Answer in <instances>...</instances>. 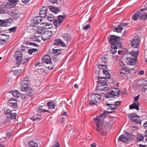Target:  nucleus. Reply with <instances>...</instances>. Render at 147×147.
Here are the masks:
<instances>
[{"label": "nucleus", "mask_w": 147, "mask_h": 147, "mask_svg": "<svg viewBox=\"0 0 147 147\" xmlns=\"http://www.w3.org/2000/svg\"><path fill=\"white\" fill-rule=\"evenodd\" d=\"M107 115V112H104L101 115L97 116L95 119V121L97 125L96 129L101 135L102 136L107 135V131L105 130L104 127L102 125L104 119L105 118Z\"/></svg>", "instance_id": "1"}, {"label": "nucleus", "mask_w": 147, "mask_h": 147, "mask_svg": "<svg viewBox=\"0 0 147 147\" xmlns=\"http://www.w3.org/2000/svg\"><path fill=\"white\" fill-rule=\"evenodd\" d=\"M120 37L112 35L110 36L109 41L111 44V53L112 54L115 53L117 52V49H120L122 46V44L120 42Z\"/></svg>", "instance_id": "2"}, {"label": "nucleus", "mask_w": 147, "mask_h": 147, "mask_svg": "<svg viewBox=\"0 0 147 147\" xmlns=\"http://www.w3.org/2000/svg\"><path fill=\"white\" fill-rule=\"evenodd\" d=\"M132 18L135 21L137 20L138 18H140L141 20L146 19L147 18V12H144L141 10L138 11L133 16Z\"/></svg>", "instance_id": "3"}, {"label": "nucleus", "mask_w": 147, "mask_h": 147, "mask_svg": "<svg viewBox=\"0 0 147 147\" xmlns=\"http://www.w3.org/2000/svg\"><path fill=\"white\" fill-rule=\"evenodd\" d=\"M129 116L131 121L132 122L140 124L141 123V121L140 120V117L136 114L134 113L130 114Z\"/></svg>", "instance_id": "4"}, {"label": "nucleus", "mask_w": 147, "mask_h": 147, "mask_svg": "<svg viewBox=\"0 0 147 147\" xmlns=\"http://www.w3.org/2000/svg\"><path fill=\"white\" fill-rule=\"evenodd\" d=\"M58 17V20L55 19L53 22V24L56 27H59L61 25V23L66 17L63 16L59 15Z\"/></svg>", "instance_id": "5"}, {"label": "nucleus", "mask_w": 147, "mask_h": 147, "mask_svg": "<svg viewBox=\"0 0 147 147\" xmlns=\"http://www.w3.org/2000/svg\"><path fill=\"white\" fill-rule=\"evenodd\" d=\"M127 132L126 134V136L123 134L121 135L119 137L118 140L123 142L125 143H127L129 142V136H128L127 134Z\"/></svg>", "instance_id": "6"}, {"label": "nucleus", "mask_w": 147, "mask_h": 147, "mask_svg": "<svg viewBox=\"0 0 147 147\" xmlns=\"http://www.w3.org/2000/svg\"><path fill=\"white\" fill-rule=\"evenodd\" d=\"M14 57L17 60V64L18 65L20 64L21 63V60H22V54L21 52L17 51L15 53Z\"/></svg>", "instance_id": "7"}, {"label": "nucleus", "mask_w": 147, "mask_h": 147, "mask_svg": "<svg viewBox=\"0 0 147 147\" xmlns=\"http://www.w3.org/2000/svg\"><path fill=\"white\" fill-rule=\"evenodd\" d=\"M126 59V61L129 65H134L136 63L137 60V57H127Z\"/></svg>", "instance_id": "8"}, {"label": "nucleus", "mask_w": 147, "mask_h": 147, "mask_svg": "<svg viewBox=\"0 0 147 147\" xmlns=\"http://www.w3.org/2000/svg\"><path fill=\"white\" fill-rule=\"evenodd\" d=\"M139 39L135 37L131 41L130 44L132 47L138 49V47L139 46Z\"/></svg>", "instance_id": "9"}, {"label": "nucleus", "mask_w": 147, "mask_h": 147, "mask_svg": "<svg viewBox=\"0 0 147 147\" xmlns=\"http://www.w3.org/2000/svg\"><path fill=\"white\" fill-rule=\"evenodd\" d=\"M52 32L51 31H47L43 33L42 35L41 38L42 40L45 41L49 39L52 35Z\"/></svg>", "instance_id": "10"}, {"label": "nucleus", "mask_w": 147, "mask_h": 147, "mask_svg": "<svg viewBox=\"0 0 147 147\" xmlns=\"http://www.w3.org/2000/svg\"><path fill=\"white\" fill-rule=\"evenodd\" d=\"M9 106L13 109H16L18 108L17 100H16L11 98L8 101Z\"/></svg>", "instance_id": "11"}, {"label": "nucleus", "mask_w": 147, "mask_h": 147, "mask_svg": "<svg viewBox=\"0 0 147 147\" xmlns=\"http://www.w3.org/2000/svg\"><path fill=\"white\" fill-rule=\"evenodd\" d=\"M96 89L97 90L107 91L109 89V88L106 84L98 83V86L96 87Z\"/></svg>", "instance_id": "12"}, {"label": "nucleus", "mask_w": 147, "mask_h": 147, "mask_svg": "<svg viewBox=\"0 0 147 147\" xmlns=\"http://www.w3.org/2000/svg\"><path fill=\"white\" fill-rule=\"evenodd\" d=\"M9 35L5 34H0V43H3V42H6L9 39Z\"/></svg>", "instance_id": "13"}, {"label": "nucleus", "mask_w": 147, "mask_h": 147, "mask_svg": "<svg viewBox=\"0 0 147 147\" xmlns=\"http://www.w3.org/2000/svg\"><path fill=\"white\" fill-rule=\"evenodd\" d=\"M128 24L127 23L125 24L121 23L119 24L117 27H115V29L113 30L114 32H121L124 27L128 25Z\"/></svg>", "instance_id": "14"}, {"label": "nucleus", "mask_w": 147, "mask_h": 147, "mask_svg": "<svg viewBox=\"0 0 147 147\" xmlns=\"http://www.w3.org/2000/svg\"><path fill=\"white\" fill-rule=\"evenodd\" d=\"M11 15L14 20H17L19 17L20 12L16 9L11 10Z\"/></svg>", "instance_id": "15"}, {"label": "nucleus", "mask_w": 147, "mask_h": 147, "mask_svg": "<svg viewBox=\"0 0 147 147\" xmlns=\"http://www.w3.org/2000/svg\"><path fill=\"white\" fill-rule=\"evenodd\" d=\"M13 20L11 18L6 19L5 20H3L2 23V26H6L10 25L12 23Z\"/></svg>", "instance_id": "16"}, {"label": "nucleus", "mask_w": 147, "mask_h": 147, "mask_svg": "<svg viewBox=\"0 0 147 147\" xmlns=\"http://www.w3.org/2000/svg\"><path fill=\"white\" fill-rule=\"evenodd\" d=\"M53 44L55 45L60 46L63 47L66 46V44L60 39H57L54 40Z\"/></svg>", "instance_id": "17"}, {"label": "nucleus", "mask_w": 147, "mask_h": 147, "mask_svg": "<svg viewBox=\"0 0 147 147\" xmlns=\"http://www.w3.org/2000/svg\"><path fill=\"white\" fill-rule=\"evenodd\" d=\"M47 9V7L44 6L43 7L39 13L41 17L43 18L46 17Z\"/></svg>", "instance_id": "18"}, {"label": "nucleus", "mask_w": 147, "mask_h": 147, "mask_svg": "<svg viewBox=\"0 0 147 147\" xmlns=\"http://www.w3.org/2000/svg\"><path fill=\"white\" fill-rule=\"evenodd\" d=\"M62 38L64 40L67 42H70L71 39V35L68 33L64 34L62 36Z\"/></svg>", "instance_id": "19"}, {"label": "nucleus", "mask_w": 147, "mask_h": 147, "mask_svg": "<svg viewBox=\"0 0 147 147\" xmlns=\"http://www.w3.org/2000/svg\"><path fill=\"white\" fill-rule=\"evenodd\" d=\"M42 61L44 63L46 64V65L49 64L51 61V60L50 57L48 55L44 56L42 59Z\"/></svg>", "instance_id": "20"}, {"label": "nucleus", "mask_w": 147, "mask_h": 147, "mask_svg": "<svg viewBox=\"0 0 147 147\" xmlns=\"http://www.w3.org/2000/svg\"><path fill=\"white\" fill-rule=\"evenodd\" d=\"M139 102L138 101H134L133 104L129 105V109H135L138 110L139 109Z\"/></svg>", "instance_id": "21"}, {"label": "nucleus", "mask_w": 147, "mask_h": 147, "mask_svg": "<svg viewBox=\"0 0 147 147\" xmlns=\"http://www.w3.org/2000/svg\"><path fill=\"white\" fill-rule=\"evenodd\" d=\"M94 95V100L96 102L100 103L101 102L100 96L98 94H92L91 96Z\"/></svg>", "instance_id": "22"}, {"label": "nucleus", "mask_w": 147, "mask_h": 147, "mask_svg": "<svg viewBox=\"0 0 147 147\" xmlns=\"http://www.w3.org/2000/svg\"><path fill=\"white\" fill-rule=\"evenodd\" d=\"M25 92L26 95L30 96H32L34 94V90L30 87H28L27 89L24 91Z\"/></svg>", "instance_id": "23"}, {"label": "nucleus", "mask_w": 147, "mask_h": 147, "mask_svg": "<svg viewBox=\"0 0 147 147\" xmlns=\"http://www.w3.org/2000/svg\"><path fill=\"white\" fill-rule=\"evenodd\" d=\"M49 8L51 11L55 14L57 13L60 11V9L57 7L53 6H49Z\"/></svg>", "instance_id": "24"}, {"label": "nucleus", "mask_w": 147, "mask_h": 147, "mask_svg": "<svg viewBox=\"0 0 147 147\" xmlns=\"http://www.w3.org/2000/svg\"><path fill=\"white\" fill-rule=\"evenodd\" d=\"M47 105L48 108L50 109H53L55 108L56 105L53 101L48 102Z\"/></svg>", "instance_id": "25"}, {"label": "nucleus", "mask_w": 147, "mask_h": 147, "mask_svg": "<svg viewBox=\"0 0 147 147\" xmlns=\"http://www.w3.org/2000/svg\"><path fill=\"white\" fill-rule=\"evenodd\" d=\"M105 78H106L105 77L101 78L98 77V80L97 81V82L98 83L107 84V80Z\"/></svg>", "instance_id": "26"}, {"label": "nucleus", "mask_w": 147, "mask_h": 147, "mask_svg": "<svg viewBox=\"0 0 147 147\" xmlns=\"http://www.w3.org/2000/svg\"><path fill=\"white\" fill-rule=\"evenodd\" d=\"M126 72V69L124 68H123L121 69L120 71L119 74V76L121 78H124Z\"/></svg>", "instance_id": "27"}, {"label": "nucleus", "mask_w": 147, "mask_h": 147, "mask_svg": "<svg viewBox=\"0 0 147 147\" xmlns=\"http://www.w3.org/2000/svg\"><path fill=\"white\" fill-rule=\"evenodd\" d=\"M111 93L113 96H117L120 94V92L118 88H116L112 91Z\"/></svg>", "instance_id": "28"}, {"label": "nucleus", "mask_w": 147, "mask_h": 147, "mask_svg": "<svg viewBox=\"0 0 147 147\" xmlns=\"http://www.w3.org/2000/svg\"><path fill=\"white\" fill-rule=\"evenodd\" d=\"M41 17L39 16L35 17L33 19V22L35 24H38L41 22L42 19L41 18Z\"/></svg>", "instance_id": "29"}, {"label": "nucleus", "mask_w": 147, "mask_h": 147, "mask_svg": "<svg viewBox=\"0 0 147 147\" xmlns=\"http://www.w3.org/2000/svg\"><path fill=\"white\" fill-rule=\"evenodd\" d=\"M53 53L56 55H58L61 53V50L60 49H57V47H55L52 49Z\"/></svg>", "instance_id": "30"}, {"label": "nucleus", "mask_w": 147, "mask_h": 147, "mask_svg": "<svg viewBox=\"0 0 147 147\" xmlns=\"http://www.w3.org/2000/svg\"><path fill=\"white\" fill-rule=\"evenodd\" d=\"M29 79L28 78H25L20 82V85H28Z\"/></svg>", "instance_id": "31"}, {"label": "nucleus", "mask_w": 147, "mask_h": 147, "mask_svg": "<svg viewBox=\"0 0 147 147\" xmlns=\"http://www.w3.org/2000/svg\"><path fill=\"white\" fill-rule=\"evenodd\" d=\"M9 92L13 96L16 97H18L20 95L19 93L16 90H15V91L11 90Z\"/></svg>", "instance_id": "32"}, {"label": "nucleus", "mask_w": 147, "mask_h": 147, "mask_svg": "<svg viewBox=\"0 0 147 147\" xmlns=\"http://www.w3.org/2000/svg\"><path fill=\"white\" fill-rule=\"evenodd\" d=\"M139 51L138 49L136 50H133L131 51L130 54L133 56H134V57H137L138 55Z\"/></svg>", "instance_id": "33"}, {"label": "nucleus", "mask_w": 147, "mask_h": 147, "mask_svg": "<svg viewBox=\"0 0 147 147\" xmlns=\"http://www.w3.org/2000/svg\"><path fill=\"white\" fill-rule=\"evenodd\" d=\"M94 95L91 96V100L90 101L89 104L90 106H92L95 105H96V102L94 100Z\"/></svg>", "instance_id": "34"}, {"label": "nucleus", "mask_w": 147, "mask_h": 147, "mask_svg": "<svg viewBox=\"0 0 147 147\" xmlns=\"http://www.w3.org/2000/svg\"><path fill=\"white\" fill-rule=\"evenodd\" d=\"M28 144L31 147H38V144L35 141H32L29 142Z\"/></svg>", "instance_id": "35"}, {"label": "nucleus", "mask_w": 147, "mask_h": 147, "mask_svg": "<svg viewBox=\"0 0 147 147\" xmlns=\"http://www.w3.org/2000/svg\"><path fill=\"white\" fill-rule=\"evenodd\" d=\"M42 107V106H39L38 107L37 109H36V110L37 111L40 113H42V112L44 113L45 112H49V111L45 110V109H43L41 108V107Z\"/></svg>", "instance_id": "36"}, {"label": "nucleus", "mask_w": 147, "mask_h": 147, "mask_svg": "<svg viewBox=\"0 0 147 147\" xmlns=\"http://www.w3.org/2000/svg\"><path fill=\"white\" fill-rule=\"evenodd\" d=\"M103 72L104 74H105L106 76V77H105L107 79H109L110 78V76L109 72V70H103Z\"/></svg>", "instance_id": "37"}, {"label": "nucleus", "mask_w": 147, "mask_h": 147, "mask_svg": "<svg viewBox=\"0 0 147 147\" xmlns=\"http://www.w3.org/2000/svg\"><path fill=\"white\" fill-rule=\"evenodd\" d=\"M47 19L50 22H52L54 21L55 19V17L52 14H49L47 17Z\"/></svg>", "instance_id": "38"}, {"label": "nucleus", "mask_w": 147, "mask_h": 147, "mask_svg": "<svg viewBox=\"0 0 147 147\" xmlns=\"http://www.w3.org/2000/svg\"><path fill=\"white\" fill-rule=\"evenodd\" d=\"M144 137L141 134H138L137 136V142L142 141L143 140Z\"/></svg>", "instance_id": "39"}, {"label": "nucleus", "mask_w": 147, "mask_h": 147, "mask_svg": "<svg viewBox=\"0 0 147 147\" xmlns=\"http://www.w3.org/2000/svg\"><path fill=\"white\" fill-rule=\"evenodd\" d=\"M108 58V56L107 55L103 56L101 58L102 61L105 63H106L107 62V60Z\"/></svg>", "instance_id": "40"}, {"label": "nucleus", "mask_w": 147, "mask_h": 147, "mask_svg": "<svg viewBox=\"0 0 147 147\" xmlns=\"http://www.w3.org/2000/svg\"><path fill=\"white\" fill-rule=\"evenodd\" d=\"M106 105L107 106H109V108L110 109L114 110L116 108V107L114 104H112L109 103H106Z\"/></svg>", "instance_id": "41"}, {"label": "nucleus", "mask_w": 147, "mask_h": 147, "mask_svg": "<svg viewBox=\"0 0 147 147\" xmlns=\"http://www.w3.org/2000/svg\"><path fill=\"white\" fill-rule=\"evenodd\" d=\"M21 90L22 91H24L25 90L27 89L29 87L27 85H20Z\"/></svg>", "instance_id": "42"}, {"label": "nucleus", "mask_w": 147, "mask_h": 147, "mask_svg": "<svg viewBox=\"0 0 147 147\" xmlns=\"http://www.w3.org/2000/svg\"><path fill=\"white\" fill-rule=\"evenodd\" d=\"M45 66L49 70L52 69L54 67L53 64L51 62L50 63H49V64L45 65Z\"/></svg>", "instance_id": "43"}, {"label": "nucleus", "mask_w": 147, "mask_h": 147, "mask_svg": "<svg viewBox=\"0 0 147 147\" xmlns=\"http://www.w3.org/2000/svg\"><path fill=\"white\" fill-rule=\"evenodd\" d=\"M17 116V114L16 113H11V114L9 115V118L11 117L13 119H15Z\"/></svg>", "instance_id": "44"}, {"label": "nucleus", "mask_w": 147, "mask_h": 147, "mask_svg": "<svg viewBox=\"0 0 147 147\" xmlns=\"http://www.w3.org/2000/svg\"><path fill=\"white\" fill-rule=\"evenodd\" d=\"M127 134L128 135V136H129V142L131 140H134L135 138V136L134 135L128 132H127Z\"/></svg>", "instance_id": "45"}, {"label": "nucleus", "mask_w": 147, "mask_h": 147, "mask_svg": "<svg viewBox=\"0 0 147 147\" xmlns=\"http://www.w3.org/2000/svg\"><path fill=\"white\" fill-rule=\"evenodd\" d=\"M140 85L142 86H145L147 85V81L146 80H143L141 83Z\"/></svg>", "instance_id": "46"}, {"label": "nucleus", "mask_w": 147, "mask_h": 147, "mask_svg": "<svg viewBox=\"0 0 147 147\" xmlns=\"http://www.w3.org/2000/svg\"><path fill=\"white\" fill-rule=\"evenodd\" d=\"M5 5L6 8L7 9H10L13 6V5L9 3H7L6 4H5Z\"/></svg>", "instance_id": "47"}, {"label": "nucleus", "mask_w": 147, "mask_h": 147, "mask_svg": "<svg viewBox=\"0 0 147 147\" xmlns=\"http://www.w3.org/2000/svg\"><path fill=\"white\" fill-rule=\"evenodd\" d=\"M105 97L106 98H110L113 97V95L111 92H108L105 95Z\"/></svg>", "instance_id": "48"}, {"label": "nucleus", "mask_w": 147, "mask_h": 147, "mask_svg": "<svg viewBox=\"0 0 147 147\" xmlns=\"http://www.w3.org/2000/svg\"><path fill=\"white\" fill-rule=\"evenodd\" d=\"M17 27H14L12 28H10L9 29V30L11 33L14 32L16 30Z\"/></svg>", "instance_id": "49"}, {"label": "nucleus", "mask_w": 147, "mask_h": 147, "mask_svg": "<svg viewBox=\"0 0 147 147\" xmlns=\"http://www.w3.org/2000/svg\"><path fill=\"white\" fill-rule=\"evenodd\" d=\"M28 96L26 94L25 95H23L22 97V99L23 100H28Z\"/></svg>", "instance_id": "50"}, {"label": "nucleus", "mask_w": 147, "mask_h": 147, "mask_svg": "<svg viewBox=\"0 0 147 147\" xmlns=\"http://www.w3.org/2000/svg\"><path fill=\"white\" fill-rule=\"evenodd\" d=\"M30 58H26L25 59H24L21 60V63L22 64H24L26 62H27L28 61V59Z\"/></svg>", "instance_id": "51"}, {"label": "nucleus", "mask_w": 147, "mask_h": 147, "mask_svg": "<svg viewBox=\"0 0 147 147\" xmlns=\"http://www.w3.org/2000/svg\"><path fill=\"white\" fill-rule=\"evenodd\" d=\"M141 11H143L144 12H147V3H146L145 5V7L144 8L141 9H140Z\"/></svg>", "instance_id": "52"}, {"label": "nucleus", "mask_w": 147, "mask_h": 147, "mask_svg": "<svg viewBox=\"0 0 147 147\" xmlns=\"http://www.w3.org/2000/svg\"><path fill=\"white\" fill-rule=\"evenodd\" d=\"M114 103L116 107H117V106H119L121 105V101H117L115 102Z\"/></svg>", "instance_id": "53"}, {"label": "nucleus", "mask_w": 147, "mask_h": 147, "mask_svg": "<svg viewBox=\"0 0 147 147\" xmlns=\"http://www.w3.org/2000/svg\"><path fill=\"white\" fill-rule=\"evenodd\" d=\"M65 119V118L64 117H62L60 118L59 122L60 123H63Z\"/></svg>", "instance_id": "54"}, {"label": "nucleus", "mask_w": 147, "mask_h": 147, "mask_svg": "<svg viewBox=\"0 0 147 147\" xmlns=\"http://www.w3.org/2000/svg\"><path fill=\"white\" fill-rule=\"evenodd\" d=\"M60 144L57 142H56L51 147H60Z\"/></svg>", "instance_id": "55"}, {"label": "nucleus", "mask_w": 147, "mask_h": 147, "mask_svg": "<svg viewBox=\"0 0 147 147\" xmlns=\"http://www.w3.org/2000/svg\"><path fill=\"white\" fill-rule=\"evenodd\" d=\"M90 25L89 24H87L86 26H84L82 28L83 30H87L90 27Z\"/></svg>", "instance_id": "56"}, {"label": "nucleus", "mask_w": 147, "mask_h": 147, "mask_svg": "<svg viewBox=\"0 0 147 147\" xmlns=\"http://www.w3.org/2000/svg\"><path fill=\"white\" fill-rule=\"evenodd\" d=\"M4 8H6V6L5 4H2L0 6V9H2ZM1 11V9H0V11ZM0 13H1L0 12Z\"/></svg>", "instance_id": "57"}, {"label": "nucleus", "mask_w": 147, "mask_h": 147, "mask_svg": "<svg viewBox=\"0 0 147 147\" xmlns=\"http://www.w3.org/2000/svg\"><path fill=\"white\" fill-rule=\"evenodd\" d=\"M11 111L9 109H7V110L5 113L6 115H10L11 114Z\"/></svg>", "instance_id": "58"}, {"label": "nucleus", "mask_w": 147, "mask_h": 147, "mask_svg": "<svg viewBox=\"0 0 147 147\" xmlns=\"http://www.w3.org/2000/svg\"><path fill=\"white\" fill-rule=\"evenodd\" d=\"M29 45L35 47H38V45H37L36 44L34 43L30 42Z\"/></svg>", "instance_id": "59"}, {"label": "nucleus", "mask_w": 147, "mask_h": 147, "mask_svg": "<svg viewBox=\"0 0 147 147\" xmlns=\"http://www.w3.org/2000/svg\"><path fill=\"white\" fill-rule=\"evenodd\" d=\"M47 23L45 22H42L40 23V24L42 26V27L44 28V27L46 26V25H47Z\"/></svg>", "instance_id": "60"}, {"label": "nucleus", "mask_w": 147, "mask_h": 147, "mask_svg": "<svg viewBox=\"0 0 147 147\" xmlns=\"http://www.w3.org/2000/svg\"><path fill=\"white\" fill-rule=\"evenodd\" d=\"M11 3H16L18 2L19 0H8Z\"/></svg>", "instance_id": "61"}, {"label": "nucleus", "mask_w": 147, "mask_h": 147, "mask_svg": "<svg viewBox=\"0 0 147 147\" xmlns=\"http://www.w3.org/2000/svg\"><path fill=\"white\" fill-rule=\"evenodd\" d=\"M42 32V30L40 29H38L37 30V33L38 34H41Z\"/></svg>", "instance_id": "62"}, {"label": "nucleus", "mask_w": 147, "mask_h": 147, "mask_svg": "<svg viewBox=\"0 0 147 147\" xmlns=\"http://www.w3.org/2000/svg\"><path fill=\"white\" fill-rule=\"evenodd\" d=\"M22 1L23 3H28L30 0H21Z\"/></svg>", "instance_id": "63"}, {"label": "nucleus", "mask_w": 147, "mask_h": 147, "mask_svg": "<svg viewBox=\"0 0 147 147\" xmlns=\"http://www.w3.org/2000/svg\"><path fill=\"white\" fill-rule=\"evenodd\" d=\"M28 53L29 54H32V53H33V52H32V49H30L28 50Z\"/></svg>", "instance_id": "64"}]
</instances>
